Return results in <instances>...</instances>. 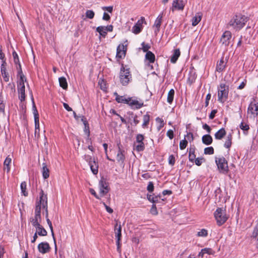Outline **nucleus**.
Segmentation results:
<instances>
[{
    "label": "nucleus",
    "instance_id": "nucleus-58",
    "mask_svg": "<svg viewBox=\"0 0 258 258\" xmlns=\"http://www.w3.org/2000/svg\"><path fill=\"white\" fill-rule=\"evenodd\" d=\"M84 125V132L88 134V136H89L90 135V131H89V124H85Z\"/></svg>",
    "mask_w": 258,
    "mask_h": 258
},
{
    "label": "nucleus",
    "instance_id": "nucleus-43",
    "mask_svg": "<svg viewBox=\"0 0 258 258\" xmlns=\"http://www.w3.org/2000/svg\"><path fill=\"white\" fill-rule=\"evenodd\" d=\"M187 141L185 139L184 140L180 141L179 143V148L180 150L184 149L187 146Z\"/></svg>",
    "mask_w": 258,
    "mask_h": 258
},
{
    "label": "nucleus",
    "instance_id": "nucleus-22",
    "mask_svg": "<svg viewBox=\"0 0 258 258\" xmlns=\"http://www.w3.org/2000/svg\"><path fill=\"white\" fill-rule=\"evenodd\" d=\"M180 55V51L179 49H176L174 50L173 53L171 57L170 61L172 63H175L178 57Z\"/></svg>",
    "mask_w": 258,
    "mask_h": 258
},
{
    "label": "nucleus",
    "instance_id": "nucleus-63",
    "mask_svg": "<svg viewBox=\"0 0 258 258\" xmlns=\"http://www.w3.org/2000/svg\"><path fill=\"white\" fill-rule=\"evenodd\" d=\"M63 106L64 108L68 111H72V109L71 107H70L69 105L66 103H63Z\"/></svg>",
    "mask_w": 258,
    "mask_h": 258
},
{
    "label": "nucleus",
    "instance_id": "nucleus-19",
    "mask_svg": "<svg viewBox=\"0 0 258 258\" xmlns=\"http://www.w3.org/2000/svg\"><path fill=\"white\" fill-rule=\"evenodd\" d=\"M226 66V62H224V58L222 57L217 63L216 71L218 72H222L225 69Z\"/></svg>",
    "mask_w": 258,
    "mask_h": 258
},
{
    "label": "nucleus",
    "instance_id": "nucleus-32",
    "mask_svg": "<svg viewBox=\"0 0 258 258\" xmlns=\"http://www.w3.org/2000/svg\"><path fill=\"white\" fill-rule=\"evenodd\" d=\"M46 219L47 223L48 225H49V227L50 229L51 230V234H52V236L53 237V239L54 243V245H55V252H56V251H57V247H56V241H55V237H54V232H53V227H52V223H51V222L50 221V220L48 218V217L46 218Z\"/></svg>",
    "mask_w": 258,
    "mask_h": 258
},
{
    "label": "nucleus",
    "instance_id": "nucleus-34",
    "mask_svg": "<svg viewBox=\"0 0 258 258\" xmlns=\"http://www.w3.org/2000/svg\"><path fill=\"white\" fill-rule=\"evenodd\" d=\"M60 86L63 89H67L68 88V83L67 80L64 77H60L58 79Z\"/></svg>",
    "mask_w": 258,
    "mask_h": 258
},
{
    "label": "nucleus",
    "instance_id": "nucleus-26",
    "mask_svg": "<svg viewBox=\"0 0 258 258\" xmlns=\"http://www.w3.org/2000/svg\"><path fill=\"white\" fill-rule=\"evenodd\" d=\"M42 176L44 179H47L49 176V170L47 167L46 163L42 164Z\"/></svg>",
    "mask_w": 258,
    "mask_h": 258
},
{
    "label": "nucleus",
    "instance_id": "nucleus-64",
    "mask_svg": "<svg viewBox=\"0 0 258 258\" xmlns=\"http://www.w3.org/2000/svg\"><path fill=\"white\" fill-rule=\"evenodd\" d=\"M103 9L104 10H106L109 13H112V11H113V7L112 6H110V7H104L103 8Z\"/></svg>",
    "mask_w": 258,
    "mask_h": 258
},
{
    "label": "nucleus",
    "instance_id": "nucleus-28",
    "mask_svg": "<svg viewBox=\"0 0 258 258\" xmlns=\"http://www.w3.org/2000/svg\"><path fill=\"white\" fill-rule=\"evenodd\" d=\"M12 162V158L10 157V155L8 156V157L6 158L4 163V165L5 166L4 169L5 170H7V172H9L10 170V164Z\"/></svg>",
    "mask_w": 258,
    "mask_h": 258
},
{
    "label": "nucleus",
    "instance_id": "nucleus-52",
    "mask_svg": "<svg viewBox=\"0 0 258 258\" xmlns=\"http://www.w3.org/2000/svg\"><path fill=\"white\" fill-rule=\"evenodd\" d=\"M147 190L150 192H152L154 190V184L152 182H149L147 186Z\"/></svg>",
    "mask_w": 258,
    "mask_h": 258
},
{
    "label": "nucleus",
    "instance_id": "nucleus-2",
    "mask_svg": "<svg viewBox=\"0 0 258 258\" xmlns=\"http://www.w3.org/2000/svg\"><path fill=\"white\" fill-rule=\"evenodd\" d=\"M19 70L18 71V75L20 76V79L17 81V90L18 93V97L20 101L23 102L25 100V86L24 82L26 81L25 76L22 73L21 68V65L19 63Z\"/></svg>",
    "mask_w": 258,
    "mask_h": 258
},
{
    "label": "nucleus",
    "instance_id": "nucleus-8",
    "mask_svg": "<svg viewBox=\"0 0 258 258\" xmlns=\"http://www.w3.org/2000/svg\"><path fill=\"white\" fill-rule=\"evenodd\" d=\"M247 114L250 118H254L258 115V100H254L249 104L247 109Z\"/></svg>",
    "mask_w": 258,
    "mask_h": 258
},
{
    "label": "nucleus",
    "instance_id": "nucleus-11",
    "mask_svg": "<svg viewBox=\"0 0 258 258\" xmlns=\"http://www.w3.org/2000/svg\"><path fill=\"white\" fill-rule=\"evenodd\" d=\"M127 40H126L123 43L120 44L118 46L116 56L117 58L121 59L125 57L127 50Z\"/></svg>",
    "mask_w": 258,
    "mask_h": 258
},
{
    "label": "nucleus",
    "instance_id": "nucleus-14",
    "mask_svg": "<svg viewBox=\"0 0 258 258\" xmlns=\"http://www.w3.org/2000/svg\"><path fill=\"white\" fill-rule=\"evenodd\" d=\"M231 38V33L229 31H226L223 34L220 41L222 44L227 46L229 44Z\"/></svg>",
    "mask_w": 258,
    "mask_h": 258
},
{
    "label": "nucleus",
    "instance_id": "nucleus-50",
    "mask_svg": "<svg viewBox=\"0 0 258 258\" xmlns=\"http://www.w3.org/2000/svg\"><path fill=\"white\" fill-rule=\"evenodd\" d=\"M84 159L89 164L95 160V158L90 155H85Z\"/></svg>",
    "mask_w": 258,
    "mask_h": 258
},
{
    "label": "nucleus",
    "instance_id": "nucleus-61",
    "mask_svg": "<svg viewBox=\"0 0 258 258\" xmlns=\"http://www.w3.org/2000/svg\"><path fill=\"white\" fill-rule=\"evenodd\" d=\"M202 160H203V159H202V158H198L196 159V160H195L196 164L198 166H200L202 163Z\"/></svg>",
    "mask_w": 258,
    "mask_h": 258
},
{
    "label": "nucleus",
    "instance_id": "nucleus-30",
    "mask_svg": "<svg viewBox=\"0 0 258 258\" xmlns=\"http://www.w3.org/2000/svg\"><path fill=\"white\" fill-rule=\"evenodd\" d=\"M145 57L146 59L150 63L154 62L155 59V56L151 51H147Z\"/></svg>",
    "mask_w": 258,
    "mask_h": 258
},
{
    "label": "nucleus",
    "instance_id": "nucleus-60",
    "mask_svg": "<svg viewBox=\"0 0 258 258\" xmlns=\"http://www.w3.org/2000/svg\"><path fill=\"white\" fill-rule=\"evenodd\" d=\"M203 128L206 130L208 133H210L211 132V127L207 124H204L203 125Z\"/></svg>",
    "mask_w": 258,
    "mask_h": 258
},
{
    "label": "nucleus",
    "instance_id": "nucleus-18",
    "mask_svg": "<svg viewBox=\"0 0 258 258\" xmlns=\"http://www.w3.org/2000/svg\"><path fill=\"white\" fill-rule=\"evenodd\" d=\"M162 21V15H159L155 20L154 26L156 27L155 33L157 34L160 30V28Z\"/></svg>",
    "mask_w": 258,
    "mask_h": 258
},
{
    "label": "nucleus",
    "instance_id": "nucleus-59",
    "mask_svg": "<svg viewBox=\"0 0 258 258\" xmlns=\"http://www.w3.org/2000/svg\"><path fill=\"white\" fill-rule=\"evenodd\" d=\"M217 110H213L209 115V118L212 119L214 118L216 113H217Z\"/></svg>",
    "mask_w": 258,
    "mask_h": 258
},
{
    "label": "nucleus",
    "instance_id": "nucleus-51",
    "mask_svg": "<svg viewBox=\"0 0 258 258\" xmlns=\"http://www.w3.org/2000/svg\"><path fill=\"white\" fill-rule=\"evenodd\" d=\"M202 249L205 253H208L209 254H213L214 253V251L211 248H205Z\"/></svg>",
    "mask_w": 258,
    "mask_h": 258
},
{
    "label": "nucleus",
    "instance_id": "nucleus-27",
    "mask_svg": "<svg viewBox=\"0 0 258 258\" xmlns=\"http://www.w3.org/2000/svg\"><path fill=\"white\" fill-rule=\"evenodd\" d=\"M202 142L204 144L209 145L212 143L213 139L210 135H205L202 137Z\"/></svg>",
    "mask_w": 258,
    "mask_h": 258
},
{
    "label": "nucleus",
    "instance_id": "nucleus-1",
    "mask_svg": "<svg viewBox=\"0 0 258 258\" xmlns=\"http://www.w3.org/2000/svg\"><path fill=\"white\" fill-rule=\"evenodd\" d=\"M43 210L45 213V217L48 216L47 197L42 189L39 193V199L36 203L35 215L30 218V222L34 227L39 226L41 222V211Z\"/></svg>",
    "mask_w": 258,
    "mask_h": 258
},
{
    "label": "nucleus",
    "instance_id": "nucleus-53",
    "mask_svg": "<svg viewBox=\"0 0 258 258\" xmlns=\"http://www.w3.org/2000/svg\"><path fill=\"white\" fill-rule=\"evenodd\" d=\"M144 139V137L143 135H142L141 134L137 135V136L136 137L137 143L143 142Z\"/></svg>",
    "mask_w": 258,
    "mask_h": 258
},
{
    "label": "nucleus",
    "instance_id": "nucleus-44",
    "mask_svg": "<svg viewBox=\"0 0 258 258\" xmlns=\"http://www.w3.org/2000/svg\"><path fill=\"white\" fill-rule=\"evenodd\" d=\"M214 152V148L212 147H207L204 149L205 154L212 155Z\"/></svg>",
    "mask_w": 258,
    "mask_h": 258
},
{
    "label": "nucleus",
    "instance_id": "nucleus-48",
    "mask_svg": "<svg viewBox=\"0 0 258 258\" xmlns=\"http://www.w3.org/2000/svg\"><path fill=\"white\" fill-rule=\"evenodd\" d=\"M3 78L4 81L6 82L9 81V73L6 71L5 72L1 73Z\"/></svg>",
    "mask_w": 258,
    "mask_h": 258
},
{
    "label": "nucleus",
    "instance_id": "nucleus-55",
    "mask_svg": "<svg viewBox=\"0 0 258 258\" xmlns=\"http://www.w3.org/2000/svg\"><path fill=\"white\" fill-rule=\"evenodd\" d=\"M167 136L169 137L170 139H172L174 137L173 131L172 130H168L167 132Z\"/></svg>",
    "mask_w": 258,
    "mask_h": 258
},
{
    "label": "nucleus",
    "instance_id": "nucleus-23",
    "mask_svg": "<svg viewBox=\"0 0 258 258\" xmlns=\"http://www.w3.org/2000/svg\"><path fill=\"white\" fill-rule=\"evenodd\" d=\"M89 164L90 165V169H91L92 173L95 175L97 174L98 172V163L95 160L94 161L91 162Z\"/></svg>",
    "mask_w": 258,
    "mask_h": 258
},
{
    "label": "nucleus",
    "instance_id": "nucleus-47",
    "mask_svg": "<svg viewBox=\"0 0 258 258\" xmlns=\"http://www.w3.org/2000/svg\"><path fill=\"white\" fill-rule=\"evenodd\" d=\"M142 50H143L144 52H146L147 53V51H149L148 50L150 48V46L149 44H146L145 42H143L142 43Z\"/></svg>",
    "mask_w": 258,
    "mask_h": 258
},
{
    "label": "nucleus",
    "instance_id": "nucleus-38",
    "mask_svg": "<svg viewBox=\"0 0 258 258\" xmlns=\"http://www.w3.org/2000/svg\"><path fill=\"white\" fill-rule=\"evenodd\" d=\"M150 121V116L148 114H146L143 116V123L142 124L143 127H146L149 124Z\"/></svg>",
    "mask_w": 258,
    "mask_h": 258
},
{
    "label": "nucleus",
    "instance_id": "nucleus-35",
    "mask_svg": "<svg viewBox=\"0 0 258 258\" xmlns=\"http://www.w3.org/2000/svg\"><path fill=\"white\" fill-rule=\"evenodd\" d=\"M174 90L172 89L168 92L167 95V102L169 104H171L173 102L174 96Z\"/></svg>",
    "mask_w": 258,
    "mask_h": 258
},
{
    "label": "nucleus",
    "instance_id": "nucleus-9",
    "mask_svg": "<svg viewBox=\"0 0 258 258\" xmlns=\"http://www.w3.org/2000/svg\"><path fill=\"white\" fill-rule=\"evenodd\" d=\"M216 163L220 172L226 174L228 171L227 162L224 157L216 160Z\"/></svg>",
    "mask_w": 258,
    "mask_h": 258
},
{
    "label": "nucleus",
    "instance_id": "nucleus-6",
    "mask_svg": "<svg viewBox=\"0 0 258 258\" xmlns=\"http://www.w3.org/2000/svg\"><path fill=\"white\" fill-rule=\"evenodd\" d=\"M214 216L217 221V224L219 226L223 224L228 219L225 210L221 208L217 209L214 213Z\"/></svg>",
    "mask_w": 258,
    "mask_h": 258
},
{
    "label": "nucleus",
    "instance_id": "nucleus-56",
    "mask_svg": "<svg viewBox=\"0 0 258 258\" xmlns=\"http://www.w3.org/2000/svg\"><path fill=\"white\" fill-rule=\"evenodd\" d=\"M13 56L14 57V62L15 63H17L18 62H19L18 55L15 51H14L13 52Z\"/></svg>",
    "mask_w": 258,
    "mask_h": 258
},
{
    "label": "nucleus",
    "instance_id": "nucleus-3",
    "mask_svg": "<svg viewBox=\"0 0 258 258\" xmlns=\"http://www.w3.org/2000/svg\"><path fill=\"white\" fill-rule=\"evenodd\" d=\"M99 194L97 195L93 188L90 189V193L93 195L96 199L100 200L101 198L105 196L109 191L108 183L106 180L102 177L99 182Z\"/></svg>",
    "mask_w": 258,
    "mask_h": 258
},
{
    "label": "nucleus",
    "instance_id": "nucleus-36",
    "mask_svg": "<svg viewBox=\"0 0 258 258\" xmlns=\"http://www.w3.org/2000/svg\"><path fill=\"white\" fill-rule=\"evenodd\" d=\"M6 89L10 91V94H14L16 91L15 85L14 83H9L6 87Z\"/></svg>",
    "mask_w": 258,
    "mask_h": 258
},
{
    "label": "nucleus",
    "instance_id": "nucleus-10",
    "mask_svg": "<svg viewBox=\"0 0 258 258\" xmlns=\"http://www.w3.org/2000/svg\"><path fill=\"white\" fill-rule=\"evenodd\" d=\"M114 232L116 238L117 250L119 252H120V241L121 237V226L120 223L118 224V222H116L114 226Z\"/></svg>",
    "mask_w": 258,
    "mask_h": 258
},
{
    "label": "nucleus",
    "instance_id": "nucleus-5",
    "mask_svg": "<svg viewBox=\"0 0 258 258\" xmlns=\"http://www.w3.org/2000/svg\"><path fill=\"white\" fill-rule=\"evenodd\" d=\"M229 93V86L225 84H220L218 87V100L221 103H224L228 98Z\"/></svg>",
    "mask_w": 258,
    "mask_h": 258
},
{
    "label": "nucleus",
    "instance_id": "nucleus-29",
    "mask_svg": "<svg viewBox=\"0 0 258 258\" xmlns=\"http://www.w3.org/2000/svg\"><path fill=\"white\" fill-rule=\"evenodd\" d=\"M232 136L231 134H229L227 135L226 138V140L224 143V147L227 149H229L232 145Z\"/></svg>",
    "mask_w": 258,
    "mask_h": 258
},
{
    "label": "nucleus",
    "instance_id": "nucleus-4",
    "mask_svg": "<svg viewBox=\"0 0 258 258\" xmlns=\"http://www.w3.org/2000/svg\"><path fill=\"white\" fill-rule=\"evenodd\" d=\"M247 18L241 14L234 16L229 22V25L236 30L241 29L245 25Z\"/></svg>",
    "mask_w": 258,
    "mask_h": 258
},
{
    "label": "nucleus",
    "instance_id": "nucleus-57",
    "mask_svg": "<svg viewBox=\"0 0 258 258\" xmlns=\"http://www.w3.org/2000/svg\"><path fill=\"white\" fill-rule=\"evenodd\" d=\"M102 203L103 204V205H104V206L105 207L106 211L109 213H113V210L110 208L109 207H108L107 205H106V204L104 203V202H102Z\"/></svg>",
    "mask_w": 258,
    "mask_h": 258
},
{
    "label": "nucleus",
    "instance_id": "nucleus-33",
    "mask_svg": "<svg viewBox=\"0 0 258 258\" xmlns=\"http://www.w3.org/2000/svg\"><path fill=\"white\" fill-rule=\"evenodd\" d=\"M124 155L123 154L122 151L121 150L119 147H118V151L116 156V160L118 162L123 163L124 160Z\"/></svg>",
    "mask_w": 258,
    "mask_h": 258
},
{
    "label": "nucleus",
    "instance_id": "nucleus-62",
    "mask_svg": "<svg viewBox=\"0 0 258 258\" xmlns=\"http://www.w3.org/2000/svg\"><path fill=\"white\" fill-rule=\"evenodd\" d=\"M102 19L104 20L108 21L109 20H110V16L107 13H104Z\"/></svg>",
    "mask_w": 258,
    "mask_h": 258
},
{
    "label": "nucleus",
    "instance_id": "nucleus-49",
    "mask_svg": "<svg viewBox=\"0 0 258 258\" xmlns=\"http://www.w3.org/2000/svg\"><path fill=\"white\" fill-rule=\"evenodd\" d=\"M150 212L152 215H156L158 214V211L155 205L153 204L150 210Z\"/></svg>",
    "mask_w": 258,
    "mask_h": 258
},
{
    "label": "nucleus",
    "instance_id": "nucleus-45",
    "mask_svg": "<svg viewBox=\"0 0 258 258\" xmlns=\"http://www.w3.org/2000/svg\"><path fill=\"white\" fill-rule=\"evenodd\" d=\"M239 127L242 130L245 131H247L249 129V125L243 122H241Z\"/></svg>",
    "mask_w": 258,
    "mask_h": 258
},
{
    "label": "nucleus",
    "instance_id": "nucleus-16",
    "mask_svg": "<svg viewBox=\"0 0 258 258\" xmlns=\"http://www.w3.org/2000/svg\"><path fill=\"white\" fill-rule=\"evenodd\" d=\"M32 102L33 104V108L34 110V121L35 124V129L36 131L38 130L39 132V115L37 110H36V106L34 104L33 98H32Z\"/></svg>",
    "mask_w": 258,
    "mask_h": 258
},
{
    "label": "nucleus",
    "instance_id": "nucleus-39",
    "mask_svg": "<svg viewBox=\"0 0 258 258\" xmlns=\"http://www.w3.org/2000/svg\"><path fill=\"white\" fill-rule=\"evenodd\" d=\"M137 144L135 145V149L138 152L143 151L145 149V145L143 142L137 143Z\"/></svg>",
    "mask_w": 258,
    "mask_h": 258
},
{
    "label": "nucleus",
    "instance_id": "nucleus-20",
    "mask_svg": "<svg viewBox=\"0 0 258 258\" xmlns=\"http://www.w3.org/2000/svg\"><path fill=\"white\" fill-rule=\"evenodd\" d=\"M114 95L115 96V100L118 103L127 104L128 98H125L124 96L119 95L116 92L114 93Z\"/></svg>",
    "mask_w": 258,
    "mask_h": 258
},
{
    "label": "nucleus",
    "instance_id": "nucleus-54",
    "mask_svg": "<svg viewBox=\"0 0 258 258\" xmlns=\"http://www.w3.org/2000/svg\"><path fill=\"white\" fill-rule=\"evenodd\" d=\"M169 164L173 165L175 163V158L173 155H171L169 157Z\"/></svg>",
    "mask_w": 258,
    "mask_h": 258
},
{
    "label": "nucleus",
    "instance_id": "nucleus-25",
    "mask_svg": "<svg viewBox=\"0 0 258 258\" xmlns=\"http://www.w3.org/2000/svg\"><path fill=\"white\" fill-rule=\"evenodd\" d=\"M226 132L224 128H222L215 134V138L217 140H221L226 135Z\"/></svg>",
    "mask_w": 258,
    "mask_h": 258
},
{
    "label": "nucleus",
    "instance_id": "nucleus-46",
    "mask_svg": "<svg viewBox=\"0 0 258 258\" xmlns=\"http://www.w3.org/2000/svg\"><path fill=\"white\" fill-rule=\"evenodd\" d=\"M94 12L92 10H87L86 12V17L89 19H93L94 17Z\"/></svg>",
    "mask_w": 258,
    "mask_h": 258
},
{
    "label": "nucleus",
    "instance_id": "nucleus-37",
    "mask_svg": "<svg viewBox=\"0 0 258 258\" xmlns=\"http://www.w3.org/2000/svg\"><path fill=\"white\" fill-rule=\"evenodd\" d=\"M252 237L254 238L256 241L257 246L258 247V223L256 225L253 232L252 233Z\"/></svg>",
    "mask_w": 258,
    "mask_h": 258
},
{
    "label": "nucleus",
    "instance_id": "nucleus-15",
    "mask_svg": "<svg viewBox=\"0 0 258 258\" xmlns=\"http://www.w3.org/2000/svg\"><path fill=\"white\" fill-rule=\"evenodd\" d=\"M50 247L47 242H41L38 245V249L41 253H45L49 251Z\"/></svg>",
    "mask_w": 258,
    "mask_h": 258
},
{
    "label": "nucleus",
    "instance_id": "nucleus-41",
    "mask_svg": "<svg viewBox=\"0 0 258 258\" xmlns=\"http://www.w3.org/2000/svg\"><path fill=\"white\" fill-rule=\"evenodd\" d=\"M21 189L22 191V193L25 196H27L28 195V192L26 191V183L25 182H23L21 184Z\"/></svg>",
    "mask_w": 258,
    "mask_h": 258
},
{
    "label": "nucleus",
    "instance_id": "nucleus-17",
    "mask_svg": "<svg viewBox=\"0 0 258 258\" xmlns=\"http://www.w3.org/2000/svg\"><path fill=\"white\" fill-rule=\"evenodd\" d=\"M127 104L132 107L136 109H139L143 105V103H140L138 101L133 100L130 97H128Z\"/></svg>",
    "mask_w": 258,
    "mask_h": 258
},
{
    "label": "nucleus",
    "instance_id": "nucleus-42",
    "mask_svg": "<svg viewBox=\"0 0 258 258\" xmlns=\"http://www.w3.org/2000/svg\"><path fill=\"white\" fill-rule=\"evenodd\" d=\"M208 235V231L205 229H202L197 233L199 237H206Z\"/></svg>",
    "mask_w": 258,
    "mask_h": 258
},
{
    "label": "nucleus",
    "instance_id": "nucleus-12",
    "mask_svg": "<svg viewBox=\"0 0 258 258\" xmlns=\"http://www.w3.org/2000/svg\"><path fill=\"white\" fill-rule=\"evenodd\" d=\"M185 5V3L183 0H173L170 10L173 12L174 11H183Z\"/></svg>",
    "mask_w": 258,
    "mask_h": 258
},
{
    "label": "nucleus",
    "instance_id": "nucleus-31",
    "mask_svg": "<svg viewBox=\"0 0 258 258\" xmlns=\"http://www.w3.org/2000/svg\"><path fill=\"white\" fill-rule=\"evenodd\" d=\"M96 31L99 33L100 36H102L104 38L105 37L107 34V31L105 29V26H101L97 27Z\"/></svg>",
    "mask_w": 258,
    "mask_h": 258
},
{
    "label": "nucleus",
    "instance_id": "nucleus-40",
    "mask_svg": "<svg viewBox=\"0 0 258 258\" xmlns=\"http://www.w3.org/2000/svg\"><path fill=\"white\" fill-rule=\"evenodd\" d=\"M196 157V155H195V148H190L189 151V160L190 161H193Z\"/></svg>",
    "mask_w": 258,
    "mask_h": 258
},
{
    "label": "nucleus",
    "instance_id": "nucleus-21",
    "mask_svg": "<svg viewBox=\"0 0 258 258\" xmlns=\"http://www.w3.org/2000/svg\"><path fill=\"white\" fill-rule=\"evenodd\" d=\"M35 227L36 229V232L37 233L38 235L41 236H45L47 235V232L42 225L40 224L39 226H35Z\"/></svg>",
    "mask_w": 258,
    "mask_h": 258
},
{
    "label": "nucleus",
    "instance_id": "nucleus-13",
    "mask_svg": "<svg viewBox=\"0 0 258 258\" xmlns=\"http://www.w3.org/2000/svg\"><path fill=\"white\" fill-rule=\"evenodd\" d=\"M144 22H145L144 17H141L133 27L132 32L136 34H139L143 29V24Z\"/></svg>",
    "mask_w": 258,
    "mask_h": 258
},
{
    "label": "nucleus",
    "instance_id": "nucleus-7",
    "mask_svg": "<svg viewBox=\"0 0 258 258\" xmlns=\"http://www.w3.org/2000/svg\"><path fill=\"white\" fill-rule=\"evenodd\" d=\"M119 79L120 82L123 86H126L128 84L132 79V75L128 69H125L122 67L119 73Z\"/></svg>",
    "mask_w": 258,
    "mask_h": 258
},
{
    "label": "nucleus",
    "instance_id": "nucleus-24",
    "mask_svg": "<svg viewBox=\"0 0 258 258\" xmlns=\"http://www.w3.org/2000/svg\"><path fill=\"white\" fill-rule=\"evenodd\" d=\"M202 14L201 13H198L193 17L192 19V25L196 26L201 21Z\"/></svg>",
    "mask_w": 258,
    "mask_h": 258
}]
</instances>
